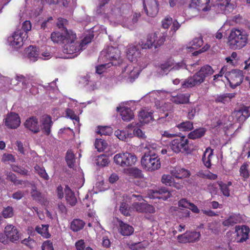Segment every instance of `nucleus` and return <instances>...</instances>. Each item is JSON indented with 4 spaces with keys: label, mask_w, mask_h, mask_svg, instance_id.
Masks as SVG:
<instances>
[{
    "label": "nucleus",
    "mask_w": 250,
    "mask_h": 250,
    "mask_svg": "<svg viewBox=\"0 0 250 250\" xmlns=\"http://www.w3.org/2000/svg\"><path fill=\"white\" fill-rule=\"evenodd\" d=\"M188 140L186 136H179L171 140L169 144L170 149L175 153L181 152L189 153L191 149L189 147Z\"/></svg>",
    "instance_id": "nucleus-5"
},
{
    "label": "nucleus",
    "mask_w": 250,
    "mask_h": 250,
    "mask_svg": "<svg viewBox=\"0 0 250 250\" xmlns=\"http://www.w3.org/2000/svg\"><path fill=\"white\" fill-rule=\"evenodd\" d=\"M120 54V51L118 48L113 46H108L102 51L100 57L101 58L104 55L106 59L110 61L107 64L111 63L112 65H117L122 62Z\"/></svg>",
    "instance_id": "nucleus-7"
},
{
    "label": "nucleus",
    "mask_w": 250,
    "mask_h": 250,
    "mask_svg": "<svg viewBox=\"0 0 250 250\" xmlns=\"http://www.w3.org/2000/svg\"><path fill=\"white\" fill-rule=\"evenodd\" d=\"M213 150L210 147L206 148L202 157V161L205 166L209 168L211 167V158L213 155Z\"/></svg>",
    "instance_id": "nucleus-33"
},
{
    "label": "nucleus",
    "mask_w": 250,
    "mask_h": 250,
    "mask_svg": "<svg viewBox=\"0 0 250 250\" xmlns=\"http://www.w3.org/2000/svg\"><path fill=\"white\" fill-rule=\"evenodd\" d=\"M190 47L193 49H197L203 44V40L202 38H195L191 42Z\"/></svg>",
    "instance_id": "nucleus-48"
},
{
    "label": "nucleus",
    "mask_w": 250,
    "mask_h": 250,
    "mask_svg": "<svg viewBox=\"0 0 250 250\" xmlns=\"http://www.w3.org/2000/svg\"><path fill=\"white\" fill-rule=\"evenodd\" d=\"M66 115L69 117L72 120L76 121H79V118L77 117L74 111L70 108H67L66 109Z\"/></svg>",
    "instance_id": "nucleus-61"
},
{
    "label": "nucleus",
    "mask_w": 250,
    "mask_h": 250,
    "mask_svg": "<svg viewBox=\"0 0 250 250\" xmlns=\"http://www.w3.org/2000/svg\"><path fill=\"white\" fill-rule=\"evenodd\" d=\"M42 250H54L52 243L48 240L42 244Z\"/></svg>",
    "instance_id": "nucleus-62"
},
{
    "label": "nucleus",
    "mask_w": 250,
    "mask_h": 250,
    "mask_svg": "<svg viewBox=\"0 0 250 250\" xmlns=\"http://www.w3.org/2000/svg\"><path fill=\"white\" fill-rule=\"evenodd\" d=\"M144 9L148 16L155 17L159 10L158 0H143Z\"/></svg>",
    "instance_id": "nucleus-9"
},
{
    "label": "nucleus",
    "mask_w": 250,
    "mask_h": 250,
    "mask_svg": "<svg viewBox=\"0 0 250 250\" xmlns=\"http://www.w3.org/2000/svg\"><path fill=\"white\" fill-rule=\"evenodd\" d=\"M24 33L21 30L15 31L11 37L8 38V41L10 45L15 48H19L23 45V40L26 36H22Z\"/></svg>",
    "instance_id": "nucleus-15"
},
{
    "label": "nucleus",
    "mask_w": 250,
    "mask_h": 250,
    "mask_svg": "<svg viewBox=\"0 0 250 250\" xmlns=\"http://www.w3.org/2000/svg\"><path fill=\"white\" fill-rule=\"evenodd\" d=\"M67 40L63 44V52L67 54H74L77 56L78 53L89 42H91L92 39L90 37H85L82 40L81 42L77 41L76 34L70 32Z\"/></svg>",
    "instance_id": "nucleus-2"
},
{
    "label": "nucleus",
    "mask_w": 250,
    "mask_h": 250,
    "mask_svg": "<svg viewBox=\"0 0 250 250\" xmlns=\"http://www.w3.org/2000/svg\"><path fill=\"white\" fill-rule=\"evenodd\" d=\"M249 34L243 29L233 28L228 37V43L230 48L240 50L249 42Z\"/></svg>",
    "instance_id": "nucleus-3"
},
{
    "label": "nucleus",
    "mask_w": 250,
    "mask_h": 250,
    "mask_svg": "<svg viewBox=\"0 0 250 250\" xmlns=\"http://www.w3.org/2000/svg\"><path fill=\"white\" fill-rule=\"evenodd\" d=\"M176 126L181 131H188L193 128V123L190 121L182 122Z\"/></svg>",
    "instance_id": "nucleus-43"
},
{
    "label": "nucleus",
    "mask_w": 250,
    "mask_h": 250,
    "mask_svg": "<svg viewBox=\"0 0 250 250\" xmlns=\"http://www.w3.org/2000/svg\"><path fill=\"white\" fill-rule=\"evenodd\" d=\"M235 96V93H224L218 95L215 99V102L217 103H221L225 104L229 102Z\"/></svg>",
    "instance_id": "nucleus-32"
},
{
    "label": "nucleus",
    "mask_w": 250,
    "mask_h": 250,
    "mask_svg": "<svg viewBox=\"0 0 250 250\" xmlns=\"http://www.w3.org/2000/svg\"><path fill=\"white\" fill-rule=\"evenodd\" d=\"M65 161L69 167H73L75 163V156L72 150H67L65 155Z\"/></svg>",
    "instance_id": "nucleus-40"
},
{
    "label": "nucleus",
    "mask_w": 250,
    "mask_h": 250,
    "mask_svg": "<svg viewBox=\"0 0 250 250\" xmlns=\"http://www.w3.org/2000/svg\"><path fill=\"white\" fill-rule=\"evenodd\" d=\"M140 51L137 45L132 44H129L127 47L126 57L130 62H134L137 60L140 57Z\"/></svg>",
    "instance_id": "nucleus-20"
},
{
    "label": "nucleus",
    "mask_w": 250,
    "mask_h": 250,
    "mask_svg": "<svg viewBox=\"0 0 250 250\" xmlns=\"http://www.w3.org/2000/svg\"><path fill=\"white\" fill-rule=\"evenodd\" d=\"M249 108V107L244 106L236 111V116L239 122H244L250 116Z\"/></svg>",
    "instance_id": "nucleus-27"
},
{
    "label": "nucleus",
    "mask_w": 250,
    "mask_h": 250,
    "mask_svg": "<svg viewBox=\"0 0 250 250\" xmlns=\"http://www.w3.org/2000/svg\"><path fill=\"white\" fill-rule=\"evenodd\" d=\"M119 225L120 233L123 236H129L134 232V228L130 225L125 223L123 221H118Z\"/></svg>",
    "instance_id": "nucleus-26"
},
{
    "label": "nucleus",
    "mask_w": 250,
    "mask_h": 250,
    "mask_svg": "<svg viewBox=\"0 0 250 250\" xmlns=\"http://www.w3.org/2000/svg\"><path fill=\"white\" fill-rule=\"evenodd\" d=\"M121 116L123 120L128 122L133 119L134 114L130 108L124 107L122 109Z\"/></svg>",
    "instance_id": "nucleus-37"
},
{
    "label": "nucleus",
    "mask_w": 250,
    "mask_h": 250,
    "mask_svg": "<svg viewBox=\"0 0 250 250\" xmlns=\"http://www.w3.org/2000/svg\"><path fill=\"white\" fill-rule=\"evenodd\" d=\"M24 126L25 128L35 134L39 133L41 130L38 119L34 116L27 118L24 123Z\"/></svg>",
    "instance_id": "nucleus-16"
},
{
    "label": "nucleus",
    "mask_w": 250,
    "mask_h": 250,
    "mask_svg": "<svg viewBox=\"0 0 250 250\" xmlns=\"http://www.w3.org/2000/svg\"><path fill=\"white\" fill-rule=\"evenodd\" d=\"M64 191L65 193V199L67 203L71 206H75L77 202V200L74 192L72 191L68 186H65Z\"/></svg>",
    "instance_id": "nucleus-28"
},
{
    "label": "nucleus",
    "mask_w": 250,
    "mask_h": 250,
    "mask_svg": "<svg viewBox=\"0 0 250 250\" xmlns=\"http://www.w3.org/2000/svg\"><path fill=\"white\" fill-rule=\"evenodd\" d=\"M180 67L181 65L179 63L175 64L173 61L170 59L167 60L159 65V68L164 73H167L171 70H178Z\"/></svg>",
    "instance_id": "nucleus-24"
},
{
    "label": "nucleus",
    "mask_w": 250,
    "mask_h": 250,
    "mask_svg": "<svg viewBox=\"0 0 250 250\" xmlns=\"http://www.w3.org/2000/svg\"><path fill=\"white\" fill-rule=\"evenodd\" d=\"M120 211L122 214L125 216L130 215V207L126 203L123 202L121 203Z\"/></svg>",
    "instance_id": "nucleus-51"
},
{
    "label": "nucleus",
    "mask_w": 250,
    "mask_h": 250,
    "mask_svg": "<svg viewBox=\"0 0 250 250\" xmlns=\"http://www.w3.org/2000/svg\"><path fill=\"white\" fill-rule=\"evenodd\" d=\"M201 237L199 231H186L185 233L178 236L177 240L182 243H192L198 241Z\"/></svg>",
    "instance_id": "nucleus-10"
},
{
    "label": "nucleus",
    "mask_w": 250,
    "mask_h": 250,
    "mask_svg": "<svg viewBox=\"0 0 250 250\" xmlns=\"http://www.w3.org/2000/svg\"><path fill=\"white\" fill-rule=\"evenodd\" d=\"M237 223V217L235 216H230L223 222V225L224 226H232Z\"/></svg>",
    "instance_id": "nucleus-50"
},
{
    "label": "nucleus",
    "mask_w": 250,
    "mask_h": 250,
    "mask_svg": "<svg viewBox=\"0 0 250 250\" xmlns=\"http://www.w3.org/2000/svg\"><path fill=\"white\" fill-rule=\"evenodd\" d=\"M6 81L8 83H9L10 85H16L21 83L22 86H26L29 83V78L21 74H17L15 78V81L13 79H10L8 78H6Z\"/></svg>",
    "instance_id": "nucleus-23"
},
{
    "label": "nucleus",
    "mask_w": 250,
    "mask_h": 250,
    "mask_svg": "<svg viewBox=\"0 0 250 250\" xmlns=\"http://www.w3.org/2000/svg\"><path fill=\"white\" fill-rule=\"evenodd\" d=\"M31 23L29 21H25L22 23V29L25 32L23 34L26 36V38L27 37V33L31 29Z\"/></svg>",
    "instance_id": "nucleus-57"
},
{
    "label": "nucleus",
    "mask_w": 250,
    "mask_h": 250,
    "mask_svg": "<svg viewBox=\"0 0 250 250\" xmlns=\"http://www.w3.org/2000/svg\"><path fill=\"white\" fill-rule=\"evenodd\" d=\"M213 73L214 70L211 66L208 64L205 65L192 77L185 80L182 83V87L191 88L199 85L204 81L206 78L210 76Z\"/></svg>",
    "instance_id": "nucleus-4"
},
{
    "label": "nucleus",
    "mask_w": 250,
    "mask_h": 250,
    "mask_svg": "<svg viewBox=\"0 0 250 250\" xmlns=\"http://www.w3.org/2000/svg\"><path fill=\"white\" fill-rule=\"evenodd\" d=\"M126 173L129 176L135 178L143 177V174L141 170L136 167H130L126 169Z\"/></svg>",
    "instance_id": "nucleus-42"
},
{
    "label": "nucleus",
    "mask_w": 250,
    "mask_h": 250,
    "mask_svg": "<svg viewBox=\"0 0 250 250\" xmlns=\"http://www.w3.org/2000/svg\"><path fill=\"white\" fill-rule=\"evenodd\" d=\"M226 78L232 88L240 85L243 81L244 75L242 70L235 69L226 73Z\"/></svg>",
    "instance_id": "nucleus-8"
},
{
    "label": "nucleus",
    "mask_w": 250,
    "mask_h": 250,
    "mask_svg": "<svg viewBox=\"0 0 250 250\" xmlns=\"http://www.w3.org/2000/svg\"><path fill=\"white\" fill-rule=\"evenodd\" d=\"M54 23V21L52 17H49L47 20L44 21L41 24V27L42 29L51 26Z\"/></svg>",
    "instance_id": "nucleus-53"
},
{
    "label": "nucleus",
    "mask_w": 250,
    "mask_h": 250,
    "mask_svg": "<svg viewBox=\"0 0 250 250\" xmlns=\"http://www.w3.org/2000/svg\"><path fill=\"white\" fill-rule=\"evenodd\" d=\"M142 49H150L152 47H154V45L152 43L151 40H149V38L147 36V39L146 42L144 43L142 42L139 43Z\"/></svg>",
    "instance_id": "nucleus-59"
},
{
    "label": "nucleus",
    "mask_w": 250,
    "mask_h": 250,
    "mask_svg": "<svg viewBox=\"0 0 250 250\" xmlns=\"http://www.w3.org/2000/svg\"><path fill=\"white\" fill-rule=\"evenodd\" d=\"M249 165L247 163H244L240 168L239 172L241 176L243 178V180L245 181L250 177V172L248 170Z\"/></svg>",
    "instance_id": "nucleus-45"
},
{
    "label": "nucleus",
    "mask_w": 250,
    "mask_h": 250,
    "mask_svg": "<svg viewBox=\"0 0 250 250\" xmlns=\"http://www.w3.org/2000/svg\"><path fill=\"white\" fill-rule=\"evenodd\" d=\"M190 203L188 202L187 199L182 198L178 202V206L179 207H183L184 208H188L189 207Z\"/></svg>",
    "instance_id": "nucleus-64"
},
{
    "label": "nucleus",
    "mask_w": 250,
    "mask_h": 250,
    "mask_svg": "<svg viewBox=\"0 0 250 250\" xmlns=\"http://www.w3.org/2000/svg\"><path fill=\"white\" fill-rule=\"evenodd\" d=\"M68 21L66 19L62 18H59L58 19L57 26L59 28H63L64 30H66L67 29L66 25L68 24Z\"/></svg>",
    "instance_id": "nucleus-56"
},
{
    "label": "nucleus",
    "mask_w": 250,
    "mask_h": 250,
    "mask_svg": "<svg viewBox=\"0 0 250 250\" xmlns=\"http://www.w3.org/2000/svg\"><path fill=\"white\" fill-rule=\"evenodd\" d=\"M121 15V8L113 5L110 8V11L107 13L106 18L108 20H114L120 17Z\"/></svg>",
    "instance_id": "nucleus-31"
},
{
    "label": "nucleus",
    "mask_w": 250,
    "mask_h": 250,
    "mask_svg": "<svg viewBox=\"0 0 250 250\" xmlns=\"http://www.w3.org/2000/svg\"><path fill=\"white\" fill-rule=\"evenodd\" d=\"M53 124V123L50 116L46 115L42 118L41 121V129L44 135L49 136L50 134Z\"/></svg>",
    "instance_id": "nucleus-21"
},
{
    "label": "nucleus",
    "mask_w": 250,
    "mask_h": 250,
    "mask_svg": "<svg viewBox=\"0 0 250 250\" xmlns=\"http://www.w3.org/2000/svg\"><path fill=\"white\" fill-rule=\"evenodd\" d=\"M250 229L246 226H237L234 232L235 240L237 243H243L249 238Z\"/></svg>",
    "instance_id": "nucleus-11"
},
{
    "label": "nucleus",
    "mask_w": 250,
    "mask_h": 250,
    "mask_svg": "<svg viewBox=\"0 0 250 250\" xmlns=\"http://www.w3.org/2000/svg\"><path fill=\"white\" fill-rule=\"evenodd\" d=\"M4 233L12 242L15 243L18 241L19 239V231L17 228L12 225L9 224L5 227Z\"/></svg>",
    "instance_id": "nucleus-17"
},
{
    "label": "nucleus",
    "mask_w": 250,
    "mask_h": 250,
    "mask_svg": "<svg viewBox=\"0 0 250 250\" xmlns=\"http://www.w3.org/2000/svg\"><path fill=\"white\" fill-rule=\"evenodd\" d=\"M132 207L140 213H153L155 211L154 207L146 203L135 202L132 204Z\"/></svg>",
    "instance_id": "nucleus-18"
},
{
    "label": "nucleus",
    "mask_w": 250,
    "mask_h": 250,
    "mask_svg": "<svg viewBox=\"0 0 250 250\" xmlns=\"http://www.w3.org/2000/svg\"><path fill=\"white\" fill-rule=\"evenodd\" d=\"M12 170L22 175H27L28 171L24 167H19L16 165L12 166Z\"/></svg>",
    "instance_id": "nucleus-52"
},
{
    "label": "nucleus",
    "mask_w": 250,
    "mask_h": 250,
    "mask_svg": "<svg viewBox=\"0 0 250 250\" xmlns=\"http://www.w3.org/2000/svg\"><path fill=\"white\" fill-rule=\"evenodd\" d=\"M85 225V223L80 219H74L71 223L70 229L74 232H78L82 229Z\"/></svg>",
    "instance_id": "nucleus-36"
},
{
    "label": "nucleus",
    "mask_w": 250,
    "mask_h": 250,
    "mask_svg": "<svg viewBox=\"0 0 250 250\" xmlns=\"http://www.w3.org/2000/svg\"><path fill=\"white\" fill-rule=\"evenodd\" d=\"M48 227L49 226L48 225H42L41 226H37L35 228V230L43 237L48 238L50 236L48 231Z\"/></svg>",
    "instance_id": "nucleus-39"
},
{
    "label": "nucleus",
    "mask_w": 250,
    "mask_h": 250,
    "mask_svg": "<svg viewBox=\"0 0 250 250\" xmlns=\"http://www.w3.org/2000/svg\"><path fill=\"white\" fill-rule=\"evenodd\" d=\"M189 95L188 94L178 93L172 95L170 100L176 104H185L189 102Z\"/></svg>",
    "instance_id": "nucleus-25"
},
{
    "label": "nucleus",
    "mask_w": 250,
    "mask_h": 250,
    "mask_svg": "<svg viewBox=\"0 0 250 250\" xmlns=\"http://www.w3.org/2000/svg\"><path fill=\"white\" fill-rule=\"evenodd\" d=\"M97 133L101 135H110L112 133V128L108 126H98Z\"/></svg>",
    "instance_id": "nucleus-44"
},
{
    "label": "nucleus",
    "mask_w": 250,
    "mask_h": 250,
    "mask_svg": "<svg viewBox=\"0 0 250 250\" xmlns=\"http://www.w3.org/2000/svg\"><path fill=\"white\" fill-rule=\"evenodd\" d=\"M109 163V157L105 155H101L98 156L96 159V164L101 167H106Z\"/></svg>",
    "instance_id": "nucleus-46"
},
{
    "label": "nucleus",
    "mask_w": 250,
    "mask_h": 250,
    "mask_svg": "<svg viewBox=\"0 0 250 250\" xmlns=\"http://www.w3.org/2000/svg\"><path fill=\"white\" fill-rule=\"evenodd\" d=\"M172 174L177 179H183L189 177L190 172L187 169L176 167L172 171Z\"/></svg>",
    "instance_id": "nucleus-30"
},
{
    "label": "nucleus",
    "mask_w": 250,
    "mask_h": 250,
    "mask_svg": "<svg viewBox=\"0 0 250 250\" xmlns=\"http://www.w3.org/2000/svg\"><path fill=\"white\" fill-rule=\"evenodd\" d=\"M31 196L34 201L42 203L46 201L44 195L40 191L37 190L35 185L32 186L30 191Z\"/></svg>",
    "instance_id": "nucleus-29"
},
{
    "label": "nucleus",
    "mask_w": 250,
    "mask_h": 250,
    "mask_svg": "<svg viewBox=\"0 0 250 250\" xmlns=\"http://www.w3.org/2000/svg\"><path fill=\"white\" fill-rule=\"evenodd\" d=\"M148 36L151 40L155 48L162 45L166 40V35L160 31L149 34Z\"/></svg>",
    "instance_id": "nucleus-19"
},
{
    "label": "nucleus",
    "mask_w": 250,
    "mask_h": 250,
    "mask_svg": "<svg viewBox=\"0 0 250 250\" xmlns=\"http://www.w3.org/2000/svg\"><path fill=\"white\" fill-rule=\"evenodd\" d=\"M148 151L145 152L142 157L141 163L144 169L147 171H153L161 167L160 158L156 154V145L146 146Z\"/></svg>",
    "instance_id": "nucleus-1"
},
{
    "label": "nucleus",
    "mask_w": 250,
    "mask_h": 250,
    "mask_svg": "<svg viewBox=\"0 0 250 250\" xmlns=\"http://www.w3.org/2000/svg\"><path fill=\"white\" fill-rule=\"evenodd\" d=\"M114 162L122 167H130L134 165L137 158L133 153L125 152L119 153L114 156Z\"/></svg>",
    "instance_id": "nucleus-6"
},
{
    "label": "nucleus",
    "mask_w": 250,
    "mask_h": 250,
    "mask_svg": "<svg viewBox=\"0 0 250 250\" xmlns=\"http://www.w3.org/2000/svg\"><path fill=\"white\" fill-rule=\"evenodd\" d=\"M21 243L25 245L30 248H32L34 246V245L35 244V242L34 240L30 238V237H29L28 238L24 239L23 240L21 241Z\"/></svg>",
    "instance_id": "nucleus-63"
},
{
    "label": "nucleus",
    "mask_w": 250,
    "mask_h": 250,
    "mask_svg": "<svg viewBox=\"0 0 250 250\" xmlns=\"http://www.w3.org/2000/svg\"><path fill=\"white\" fill-rule=\"evenodd\" d=\"M206 131L207 129L205 128L199 127L191 131L188 134V138L192 140L201 138L205 135Z\"/></svg>",
    "instance_id": "nucleus-34"
},
{
    "label": "nucleus",
    "mask_w": 250,
    "mask_h": 250,
    "mask_svg": "<svg viewBox=\"0 0 250 250\" xmlns=\"http://www.w3.org/2000/svg\"><path fill=\"white\" fill-rule=\"evenodd\" d=\"M1 161L3 162H10L13 163L15 162V158L12 154L4 153L2 156Z\"/></svg>",
    "instance_id": "nucleus-60"
},
{
    "label": "nucleus",
    "mask_w": 250,
    "mask_h": 250,
    "mask_svg": "<svg viewBox=\"0 0 250 250\" xmlns=\"http://www.w3.org/2000/svg\"><path fill=\"white\" fill-rule=\"evenodd\" d=\"M4 123L5 126L8 128H17L21 124L20 117L18 114L11 112L7 114L5 119Z\"/></svg>",
    "instance_id": "nucleus-14"
},
{
    "label": "nucleus",
    "mask_w": 250,
    "mask_h": 250,
    "mask_svg": "<svg viewBox=\"0 0 250 250\" xmlns=\"http://www.w3.org/2000/svg\"><path fill=\"white\" fill-rule=\"evenodd\" d=\"M171 196L170 191L166 188H162L158 190H153L152 198L167 200Z\"/></svg>",
    "instance_id": "nucleus-22"
},
{
    "label": "nucleus",
    "mask_w": 250,
    "mask_h": 250,
    "mask_svg": "<svg viewBox=\"0 0 250 250\" xmlns=\"http://www.w3.org/2000/svg\"><path fill=\"white\" fill-rule=\"evenodd\" d=\"M34 169L35 171L40 175V176L44 180H48L49 179V176L43 167L36 165L34 167Z\"/></svg>",
    "instance_id": "nucleus-47"
},
{
    "label": "nucleus",
    "mask_w": 250,
    "mask_h": 250,
    "mask_svg": "<svg viewBox=\"0 0 250 250\" xmlns=\"http://www.w3.org/2000/svg\"><path fill=\"white\" fill-rule=\"evenodd\" d=\"M1 214L4 218H11L13 217L14 214L13 208L10 206L4 208L1 212Z\"/></svg>",
    "instance_id": "nucleus-49"
},
{
    "label": "nucleus",
    "mask_w": 250,
    "mask_h": 250,
    "mask_svg": "<svg viewBox=\"0 0 250 250\" xmlns=\"http://www.w3.org/2000/svg\"><path fill=\"white\" fill-rule=\"evenodd\" d=\"M28 58L32 61L35 62L39 57V50L36 47L32 45L29 46L27 49Z\"/></svg>",
    "instance_id": "nucleus-38"
},
{
    "label": "nucleus",
    "mask_w": 250,
    "mask_h": 250,
    "mask_svg": "<svg viewBox=\"0 0 250 250\" xmlns=\"http://www.w3.org/2000/svg\"><path fill=\"white\" fill-rule=\"evenodd\" d=\"M70 32H73L71 30L66 29L64 33L59 31H54L51 34L50 38L51 41L58 44H64L70 36Z\"/></svg>",
    "instance_id": "nucleus-13"
},
{
    "label": "nucleus",
    "mask_w": 250,
    "mask_h": 250,
    "mask_svg": "<svg viewBox=\"0 0 250 250\" xmlns=\"http://www.w3.org/2000/svg\"><path fill=\"white\" fill-rule=\"evenodd\" d=\"M189 7L206 12L210 10V0H190Z\"/></svg>",
    "instance_id": "nucleus-12"
},
{
    "label": "nucleus",
    "mask_w": 250,
    "mask_h": 250,
    "mask_svg": "<svg viewBox=\"0 0 250 250\" xmlns=\"http://www.w3.org/2000/svg\"><path fill=\"white\" fill-rule=\"evenodd\" d=\"M115 136L120 140L125 141L127 138H132L133 134L127 131L118 129L115 131Z\"/></svg>",
    "instance_id": "nucleus-41"
},
{
    "label": "nucleus",
    "mask_w": 250,
    "mask_h": 250,
    "mask_svg": "<svg viewBox=\"0 0 250 250\" xmlns=\"http://www.w3.org/2000/svg\"><path fill=\"white\" fill-rule=\"evenodd\" d=\"M172 22V19L169 17H166L162 21V26L165 29H167Z\"/></svg>",
    "instance_id": "nucleus-58"
},
{
    "label": "nucleus",
    "mask_w": 250,
    "mask_h": 250,
    "mask_svg": "<svg viewBox=\"0 0 250 250\" xmlns=\"http://www.w3.org/2000/svg\"><path fill=\"white\" fill-rule=\"evenodd\" d=\"M161 134L163 138H172L177 135L172 129L166 131H161Z\"/></svg>",
    "instance_id": "nucleus-54"
},
{
    "label": "nucleus",
    "mask_w": 250,
    "mask_h": 250,
    "mask_svg": "<svg viewBox=\"0 0 250 250\" xmlns=\"http://www.w3.org/2000/svg\"><path fill=\"white\" fill-rule=\"evenodd\" d=\"M220 189L223 194L226 197L230 196V191L228 186L226 184L220 183L219 184Z\"/></svg>",
    "instance_id": "nucleus-55"
},
{
    "label": "nucleus",
    "mask_w": 250,
    "mask_h": 250,
    "mask_svg": "<svg viewBox=\"0 0 250 250\" xmlns=\"http://www.w3.org/2000/svg\"><path fill=\"white\" fill-rule=\"evenodd\" d=\"M152 112L146 110H142L139 114V118L141 122L147 124L153 120Z\"/></svg>",
    "instance_id": "nucleus-35"
}]
</instances>
